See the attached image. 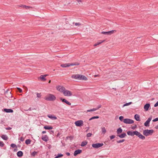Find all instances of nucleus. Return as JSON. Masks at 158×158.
<instances>
[{
  "mask_svg": "<svg viewBox=\"0 0 158 158\" xmlns=\"http://www.w3.org/2000/svg\"><path fill=\"white\" fill-rule=\"evenodd\" d=\"M71 77L75 79L81 80H87V78L85 76L79 74H73L72 76Z\"/></svg>",
  "mask_w": 158,
  "mask_h": 158,
  "instance_id": "f257e3e1",
  "label": "nucleus"
},
{
  "mask_svg": "<svg viewBox=\"0 0 158 158\" xmlns=\"http://www.w3.org/2000/svg\"><path fill=\"white\" fill-rule=\"evenodd\" d=\"M45 98L48 101H53L56 100V97L53 94H49L47 95Z\"/></svg>",
  "mask_w": 158,
  "mask_h": 158,
  "instance_id": "f03ea898",
  "label": "nucleus"
},
{
  "mask_svg": "<svg viewBox=\"0 0 158 158\" xmlns=\"http://www.w3.org/2000/svg\"><path fill=\"white\" fill-rule=\"evenodd\" d=\"M154 132L153 130H144L143 131V134L147 136L150 135H152Z\"/></svg>",
  "mask_w": 158,
  "mask_h": 158,
  "instance_id": "7ed1b4c3",
  "label": "nucleus"
},
{
  "mask_svg": "<svg viewBox=\"0 0 158 158\" xmlns=\"http://www.w3.org/2000/svg\"><path fill=\"white\" fill-rule=\"evenodd\" d=\"M134 135H136L138 137H139V139H142L144 140L145 139V137L144 136L142 135L138 131H134Z\"/></svg>",
  "mask_w": 158,
  "mask_h": 158,
  "instance_id": "20e7f679",
  "label": "nucleus"
},
{
  "mask_svg": "<svg viewBox=\"0 0 158 158\" xmlns=\"http://www.w3.org/2000/svg\"><path fill=\"white\" fill-rule=\"evenodd\" d=\"M79 63H67L64 64H62L60 66L63 68H65L67 67H69L70 66L79 65Z\"/></svg>",
  "mask_w": 158,
  "mask_h": 158,
  "instance_id": "39448f33",
  "label": "nucleus"
},
{
  "mask_svg": "<svg viewBox=\"0 0 158 158\" xmlns=\"http://www.w3.org/2000/svg\"><path fill=\"white\" fill-rule=\"evenodd\" d=\"M123 122L126 124H132L134 123V121L133 120L129 118H125L123 119Z\"/></svg>",
  "mask_w": 158,
  "mask_h": 158,
  "instance_id": "423d86ee",
  "label": "nucleus"
},
{
  "mask_svg": "<svg viewBox=\"0 0 158 158\" xmlns=\"http://www.w3.org/2000/svg\"><path fill=\"white\" fill-rule=\"evenodd\" d=\"M116 30H112L110 31H102L101 32L102 34H104V35H110L112 34H114V33L116 32Z\"/></svg>",
  "mask_w": 158,
  "mask_h": 158,
  "instance_id": "0eeeda50",
  "label": "nucleus"
},
{
  "mask_svg": "<svg viewBox=\"0 0 158 158\" xmlns=\"http://www.w3.org/2000/svg\"><path fill=\"white\" fill-rule=\"evenodd\" d=\"M63 94L65 96H70L72 95V92L69 90H66L65 89Z\"/></svg>",
  "mask_w": 158,
  "mask_h": 158,
  "instance_id": "6e6552de",
  "label": "nucleus"
},
{
  "mask_svg": "<svg viewBox=\"0 0 158 158\" xmlns=\"http://www.w3.org/2000/svg\"><path fill=\"white\" fill-rule=\"evenodd\" d=\"M75 124L77 127H81L83 125V122L82 120H80L75 122Z\"/></svg>",
  "mask_w": 158,
  "mask_h": 158,
  "instance_id": "1a4fd4ad",
  "label": "nucleus"
},
{
  "mask_svg": "<svg viewBox=\"0 0 158 158\" xmlns=\"http://www.w3.org/2000/svg\"><path fill=\"white\" fill-rule=\"evenodd\" d=\"M103 145V143H93L92 144V146L94 148H98L102 146Z\"/></svg>",
  "mask_w": 158,
  "mask_h": 158,
  "instance_id": "9d476101",
  "label": "nucleus"
},
{
  "mask_svg": "<svg viewBox=\"0 0 158 158\" xmlns=\"http://www.w3.org/2000/svg\"><path fill=\"white\" fill-rule=\"evenodd\" d=\"M65 89V88L62 86L58 85L56 87V89L57 90L63 93Z\"/></svg>",
  "mask_w": 158,
  "mask_h": 158,
  "instance_id": "9b49d317",
  "label": "nucleus"
},
{
  "mask_svg": "<svg viewBox=\"0 0 158 158\" xmlns=\"http://www.w3.org/2000/svg\"><path fill=\"white\" fill-rule=\"evenodd\" d=\"M152 118V116H151L147 119V120L144 123V125L146 127H148L149 126V123L151 120Z\"/></svg>",
  "mask_w": 158,
  "mask_h": 158,
  "instance_id": "f8f14e48",
  "label": "nucleus"
},
{
  "mask_svg": "<svg viewBox=\"0 0 158 158\" xmlns=\"http://www.w3.org/2000/svg\"><path fill=\"white\" fill-rule=\"evenodd\" d=\"M41 139L43 141L45 142H47L48 140V137L46 135H42Z\"/></svg>",
  "mask_w": 158,
  "mask_h": 158,
  "instance_id": "ddd939ff",
  "label": "nucleus"
},
{
  "mask_svg": "<svg viewBox=\"0 0 158 158\" xmlns=\"http://www.w3.org/2000/svg\"><path fill=\"white\" fill-rule=\"evenodd\" d=\"M47 75H41L40 77L39 78V79H40L41 81H45L46 80V79L45 78V77Z\"/></svg>",
  "mask_w": 158,
  "mask_h": 158,
  "instance_id": "4468645a",
  "label": "nucleus"
},
{
  "mask_svg": "<svg viewBox=\"0 0 158 158\" xmlns=\"http://www.w3.org/2000/svg\"><path fill=\"white\" fill-rule=\"evenodd\" d=\"M60 99L63 102L66 103V104L69 105H71V103L67 101L66 99L63 98H60Z\"/></svg>",
  "mask_w": 158,
  "mask_h": 158,
  "instance_id": "2eb2a0df",
  "label": "nucleus"
},
{
  "mask_svg": "<svg viewBox=\"0 0 158 158\" xmlns=\"http://www.w3.org/2000/svg\"><path fill=\"white\" fill-rule=\"evenodd\" d=\"M82 152V151L80 149H78L76 150L74 153L73 155L74 156H76L78 154L81 153Z\"/></svg>",
  "mask_w": 158,
  "mask_h": 158,
  "instance_id": "dca6fc26",
  "label": "nucleus"
},
{
  "mask_svg": "<svg viewBox=\"0 0 158 158\" xmlns=\"http://www.w3.org/2000/svg\"><path fill=\"white\" fill-rule=\"evenodd\" d=\"M150 107V104L149 103L146 104L144 106V109L145 111H148Z\"/></svg>",
  "mask_w": 158,
  "mask_h": 158,
  "instance_id": "f3484780",
  "label": "nucleus"
},
{
  "mask_svg": "<svg viewBox=\"0 0 158 158\" xmlns=\"http://www.w3.org/2000/svg\"><path fill=\"white\" fill-rule=\"evenodd\" d=\"M3 111L6 113H12L13 112V111L12 110L10 109H4Z\"/></svg>",
  "mask_w": 158,
  "mask_h": 158,
  "instance_id": "a211bd4d",
  "label": "nucleus"
},
{
  "mask_svg": "<svg viewBox=\"0 0 158 158\" xmlns=\"http://www.w3.org/2000/svg\"><path fill=\"white\" fill-rule=\"evenodd\" d=\"M134 118L137 121H140V116L138 114H136L135 115Z\"/></svg>",
  "mask_w": 158,
  "mask_h": 158,
  "instance_id": "6ab92c4d",
  "label": "nucleus"
},
{
  "mask_svg": "<svg viewBox=\"0 0 158 158\" xmlns=\"http://www.w3.org/2000/svg\"><path fill=\"white\" fill-rule=\"evenodd\" d=\"M48 116L52 120H56L57 119V118L55 116L52 115H48Z\"/></svg>",
  "mask_w": 158,
  "mask_h": 158,
  "instance_id": "aec40b11",
  "label": "nucleus"
},
{
  "mask_svg": "<svg viewBox=\"0 0 158 158\" xmlns=\"http://www.w3.org/2000/svg\"><path fill=\"white\" fill-rule=\"evenodd\" d=\"M17 155L19 157H22L23 155V153L21 151H19L17 153Z\"/></svg>",
  "mask_w": 158,
  "mask_h": 158,
  "instance_id": "412c9836",
  "label": "nucleus"
},
{
  "mask_svg": "<svg viewBox=\"0 0 158 158\" xmlns=\"http://www.w3.org/2000/svg\"><path fill=\"white\" fill-rule=\"evenodd\" d=\"M44 128L46 130L52 129L53 127L52 126L46 125L44 127Z\"/></svg>",
  "mask_w": 158,
  "mask_h": 158,
  "instance_id": "4be33fe9",
  "label": "nucleus"
},
{
  "mask_svg": "<svg viewBox=\"0 0 158 158\" xmlns=\"http://www.w3.org/2000/svg\"><path fill=\"white\" fill-rule=\"evenodd\" d=\"M134 131H128L127 132V134L129 135H131V136H134Z\"/></svg>",
  "mask_w": 158,
  "mask_h": 158,
  "instance_id": "5701e85b",
  "label": "nucleus"
},
{
  "mask_svg": "<svg viewBox=\"0 0 158 158\" xmlns=\"http://www.w3.org/2000/svg\"><path fill=\"white\" fill-rule=\"evenodd\" d=\"M126 136V134L125 133H123L121 135H118V136L121 138H124Z\"/></svg>",
  "mask_w": 158,
  "mask_h": 158,
  "instance_id": "b1692460",
  "label": "nucleus"
},
{
  "mask_svg": "<svg viewBox=\"0 0 158 158\" xmlns=\"http://www.w3.org/2000/svg\"><path fill=\"white\" fill-rule=\"evenodd\" d=\"M1 137L3 139L5 140H7L8 139L7 136L6 135H2Z\"/></svg>",
  "mask_w": 158,
  "mask_h": 158,
  "instance_id": "393cba45",
  "label": "nucleus"
},
{
  "mask_svg": "<svg viewBox=\"0 0 158 158\" xmlns=\"http://www.w3.org/2000/svg\"><path fill=\"white\" fill-rule=\"evenodd\" d=\"M122 131L123 130L122 129L121 127H120L117 129V132L118 135V134L122 133Z\"/></svg>",
  "mask_w": 158,
  "mask_h": 158,
  "instance_id": "a878e982",
  "label": "nucleus"
},
{
  "mask_svg": "<svg viewBox=\"0 0 158 158\" xmlns=\"http://www.w3.org/2000/svg\"><path fill=\"white\" fill-rule=\"evenodd\" d=\"M19 6V7H23V8H25L26 9H29L30 8H32L31 7L29 6H26L24 5H21Z\"/></svg>",
  "mask_w": 158,
  "mask_h": 158,
  "instance_id": "bb28decb",
  "label": "nucleus"
},
{
  "mask_svg": "<svg viewBox=\"0 0 158 158\" xmlns=\"http://www.w3.org/2000/svg\"><path fill=\"white\" fill-rule=\"evenodd\" d=\"M87 144V141H83L82 142L81 144V147H84Z\"/></svg>",
  "mask_w": 158,
  "mask_h": 158,
  "instance_id": "cd10ccee",
  "label": "nucleus"
},
{
  "mask_svg": "<svg viewBox=\"0 0 158 158\" xmlns=\"http://www.w3.org/2000/svg\"><path fill=\"white\" fill-rule=\"evenodd\" d=\"M102 131V133L104 134H105L106 132V130L105 128L104 127H102L101 128Z\"/></svg>",
  "mask_w": 158,
  "mask_h": 158,
  "instance_id": "c85d7f7f",
  "label": "nucleus"
},
{
  "mask_svg": "<svg viewBox=\"0 0 158 158\" xmlns=\"http://www.w3.org/2000/svg\"><path fill=\"white\" fill-rule=\"evenodd\" d=\"M31 140L30 139H27L25 141V143L26 144L28 145L31 143Z\"/></svg>",
  "mask_w": 158,
  "mask_h": 158,
  "instance_id": "c756f323",
  "label": "nucleus"
},
{
  "mask_svg": "<svg viewBox=\"0 0 158 158\" xmlns=\"http://www.w3.org/2000/svg\"><path fill=\"white\" fill-rule=\"evenodd\" d=\"M99 117L98 116H94L89 119V120L90 121L94 119H96L99 118Z\"/></svg>",
  "mask_w": 158,
  "mask_h": 158,
  "instance_id": "7c9ffc66",
  "label": "nucleus"
},
{
  "mask_svg": "<svg viewBox=\"0 0 158 158\" xmlns=\"http://www.w3.org/2000/svg\"><path fill=\"white\" fill-rule=\"evenodd\" d=\"M96 110V109L95 108H93L92 109H91L89 110H88L86 111V113L88 112H91V111H94Z\"/></svg>",
  "mask_w": 158,
  "mask_h": 158,
  "instance_id": "2f4dec72",
  "label": "nucleus"
},
{
  "mask_svg": "<svg viewBox=\"0 0 158 158\" xmlns=\"http://www.w3.org/2000/svg\"><path fill=\"white\" fill-rule=\"evenodd\" d=\"M132 103V102H128V103H126V104H124L123 105V107H124V106H128L129 105H131Z\"/></svg>",
  "mask_w": 158,
  "mask_h": 158,
  "instance_id": "473e14b6",
  "label": "nucleus"
},
{
  "mask_svg": "<svg viewBox=\"0 0 158 158\" xmlns=\"http://www.w3.org/2000/svg\"><path fill=\"white\" fill-rule=\"evenodd\" d=\"M63 156V154H58L57 156H56L54 158H59L60 157H62Z\"/></svg>",
  "mask_w": 158,
  "mask_h": 158,
  "instance_id": "72a5a7b5",
  "label": "nucleus"
},
{
  "mask_svg": "<svg viewBox=\"0 0 158 158\" xmlns=\"http://www.w3.org/2000/svg\"><path fill=\"white\" fill-rule=\"evenodd\" d=\"M37 152H35V151H34V152H33L31 154V155L32 156H34L37 154Z\"/></svg>",
  "mask_w": 158,
  "mask_h": 158,
  "instance_id": "f704fd0d",
  "label": "nucleus"
},
{
  "mask_svg": "<svg viewBox=\"0 0 158 158\" xmlns=\"http://www.w3.org/2000/svg\"><path fill=\"white\" fill-rule=\"evenodd\" d=\"M125 139H123L122 140H118L117 141V143H122V142H124L125 141Z\"/></svg>",
  "mask_w": 158,
  "mask_h": 158,
  "instance_id": "c9c22d12",
  "label": "nucleus"
},
{
  "mask_svg": "<svg viewBox=\"0 0 158 158\" xmlns=\"http://www.w3.org/2000/svg\"><path fill=\"white\" fill-rule=\"evenodd\" d=\"M10 146L12 148H14L15 147H17L16 145V144L14 143H12L10 145Z\"/></svg>",
  "mask_w": 158,
  "mask_h": 158,
  "instance_id": "e433bc0d",
  "label": "nucleus"
},
{
  "mask_svg": "<svg viewBox=\"0 0 158 158\" xmlns=\"http://www.w3.org/2000/svg\"><path fill=\"white\" fill-rule=\"evenodd\" d=\"M92 135V134L91 133H88L86 135V136L87 137H91Z\"/></svg>",
  "mask_w": 158,
  "mask_h": 158,
  "instance_id": "4c0bfd02",
  "label": "nucleus"
},
{
  "mask_svg": "<svg viewBox=\"0 0 158 158\" xmlns=\"http://www.w3.org/2000/svg\"><path fill=\"white\" fill-rule=\"evenodd\" d=\"M4 145V144L2 141H0V147H2Z\"/></svg>",
  "mask_w": 158,
  "mask_h": 158,
  "instance_id": "58836bf2",
  "label": "nucleus"
},
{
  "mask_svg": "<svg viewBox=\"0 0 158 158\" xmlns=\"http://www.w3.org/2000/svg\"><path fill=\"white\" fill-rule=\"evenodd\" d=\"M102 107V105H99L96 108H95V109H96V110L99 109L100 108H101Z\"/></svg>",
  "mask_w": 158,
  "mask_h": 158,
  "instance_id": "ea45409f",
  "label": "nucleus"
},
{
  "mask_svg": "<svg viewBox=\"0 0 158 158\" xmlns=\"http://www.w3.org/2000/svg\"><path fill=\"white\" fill-rule=\"evenodd\" d=\"M123 116H120L119 117V119L121 121H123Z\"/></svg>",
  "mask_w": 158,
  "mask_h": 158,
  "instance_id": "a19ab883",
  "label": "nucleus"
},
{
  "mask_svg": "<svg viewBox=\"0 0 158 158\" xmlns=\"http://www.w3.org/2000/svg\"><path fill=\"white\" fill-rule=\"evenodd\" d=\"M75 24L76 26H80L81 24L79 23H75Z\"/></svg>",
  "mask_w": 158,
  "mask_h": 158,
  "instance_id": "79ce46f5",
  "label": "nucleus"
},
{
  "mask_svg": "<svg viewBox=\"0 0 158 158\" xmlns=\"http://www.w3.org/2000/svg\"><path fill=\"white\" fill-rule=\"evenodd\" d=\"M41 96V95L40 93H37V97L38 98H40Z\"/></svg>",
  "mask_w": 158,
  "mask_h": 158,
  "instance_id": "37998d69",
  "label": "nucleus"
},
{
  "mask_svg": "<svg viewBox=\"0 0 158 158\" xmlns=\"http://www.w3.org/2000/svg\"><path fill=\"white\" fill-rule=\"evenodd\" d=\"M105 41L104 40H99L98 42V43L99 44H101L102 43H103V42H104V41Z\"/></svg>",
  "mask_w": 158,
  "mask_h": 158,
  "instance_id": "c03bdc74",
  "label": "nucleus"
},
{
  "mask_svg": "<svg viewBox=\"0 0 158 158\" xmlns=\"http://www.w3.org/2000/svg\"><path fill=\"white\" fill-rule=\"evenodd\" d=\"M115 137V135H112L110 136V139H114Z\"/></svg>",
  "mask_w": 158,
  "mask_h": 158,
  "instance_id": "a18cd8bd",
  "label": "nucleus"
},
{
  "mask_svg": "<svg viewBox=\"0 0 158 158\" xmlns=\"http://www.w3.org/2000/svg\"><path fill=\"white\" fill-rule=\"evenodd\" d=\"M17 89L20 93H22V90L19 88H17Z\"/></svg>",
  "mask_w": 158,
  "mask_h": 158,
  "instance_id": "49530a36",
  "label": "nucleus"
},
{
  "mask_svg": "<svg viewBox=\"0 0 158 158\" xmlns=\"http://www.w3.org/2000/svg\"><path fill=\"white\" fill-rule=\"evenodd\" d=\"M66 138L67 139H68L69 138L70 140H71L73 139V137L72 136H68L66 137Z\"/></svg>",
  "mask_w": 158,
  "mask_h": 158,
  "instance_id": "de8ad7c7",
  "label": "nucleus"
},
{
  "mask_svg": "<svg viewBox=\"0 0 158 158\" xmlns=\"http://www.w3.org/2000/svg\"><path fill=\"white\" fill-rule=\"evenodd\" d=\"M20 140L21 141H23L24 140V139L23 137H21L20 138Z\"/></svg>",
  "mask_w": 158,
  "mask_h": 158,
  "instance_id": "09e8293b",
  "label": "nucleus"
},
{
  "mask_svg": "<svg viewBox=\"0 0 158 158\" xmlns=\"http://www.w3.org/2000/svg\"><path fill=\"white\" fill-rule=\"evenodd\" d=\"M136 127L137 126L136 125H135L134 126L132 127L131 128L133 130H134L136 128Z\"/></svg>",
  "mask_w": 158,
  "mask_h": 158,
  "instance_id": "8fccbe9b",
  "label": "nucleus"
},
{
  "mask_svg": "<svg viewBox=\"0 0 158 158\" xmlns=\"http://www.w3.org/2000/svg\"><path fill=\"white\" fill-rule=\"evenodd\" d=\"M158 121V118H156L154 119L153 120V122H156Z\"/></svg>",
  "mask_w": 158,
  "mask_h": 158,
  "instance_id": "3c124183",
  "label": "nucleus"
},
{
  "mask_svg": "<svg viewBox=\"0 0 158 158\" xmlns=\"http://www.w3.org/2000/svg\"><path fill=\"white\" fill-rule=\"evenodd\" d=\"M158 106V101L156 102V103L154 105V106L155 107H156Z\"/></svg>",
  "mask_w": 158,
  "mask_h": 158,
  "instance_id": "603ef678",
  "label": "nucleus"
},
{
  "mask_svg": "<svg viewBox=\"0 0 158 158\" xmlns=\"http://www.w3.org/2000/svg\"><path fill=\"white\" fill-rule=\"evenodd\" d=\"M6 130H11V128L10 127H6Z\"/></svg>",
  "mask_w": 158,
  "mask_h": 158,
  "instance_id": "864d4df0",
  "label": "nucleus"
},
{
  "mask_svg": "<svg viewBox=\"0 0 158 158\" xmlns=\"http://www.w3.org/2000/svg\"><path fill=\"white\" fill-rule=\"evenodd\" d=\"M32 110L31 109V107H30L28 110H25V111H28V110H29V111H31V110Z\"/></svg>",
  "mask_w": 158,
  "mask_h": 158,
  "instance_id": "5fc2aeb1",
  "label": "nucleus"
},
{
  "mask_svg": "<svg viewBox=\"0 0 158 158\" xmlns=\"http://www.w3.org/2000/svg\"><path fill=\"white\" fill-rule=\"evenodd\" d=\"M66 154L68 156H69L70 155V153L69 152H66Z\"/></svg>",
  "mask_w": 158,
  "mask_h": 158,
  "instance_id": "6e6d98bb",
  "label": "nucleus"
},
{
  "mask_svg": "<svg viewBox=\"0 0 158 158\" xmlns=\"http://www.w3.org/2000/svg\"><path fill=\"white\" fill-rule=\"evenodd\" d=\"M99 44L98 43V42H97V43H96V44H95L94 45V46H97L98 45H99Z\"/></svg>",
  "mask_w": 158,
  "mask_h": 158,
  "instance_id": "4d7b16f0",
  "label": "nucleus"
},
{
  "mask_svg": "<svg viewBox=\"0 0 158 158\" xmlns=\"http://www.w3.org/2000/svg\"><path fill=\"white\" fill-rule=\"evenodd\" d=\"M42 134H45V133H46V131H43L42 132Z\"/></svg>",
  "mask_w": 158,
  "mask_h": 158,
  "instance_id": "13d9d810",
  "label": "nucleus"
},
{
  "mask_svg": "<svg viewBox=\"0 0 158 158\" xmlns=\"http://www.w3.org/2000/svg\"><path fill=\"white\" fill-rule=\"evenodd\" d=\"M98 76V75H95L94 76V77H97V76Z\"/></svg>",
  "mask_w": 158,
  "mask_h": 158,
  "instance_id": "bf43d9fd",
  "label": "nucleus"
},
{
  "mask_svg": "<svg viewBox=\"0 0 158 158\" xmlns=\"http://www.w3.org/2000/svg\"><path fill=\"white\" fill-rule=\"evenodd\" d=\"M8 92V91L7 90L6 92H5V94H6V93H7Z\"/></svg>",
  "mask_w": 158,
  "mask_h": 158,
  "instance_id": "052dcab7",
  "label": "nucleus"
},
{
  "mask_svg": "<svg viewBox=\"0 0 158 158\" xmlns=\"http://www.w3.org/2000/svg\"><path fill=\"white\" fill-rule=\"evenodd\" d=\"M9 94H10V95H11V93L10 92H9Z\"/></svg>",
  "mask_w": 158,
  "mask_h": 158,
  "instance_id": "680f3d73",
  "label": "nucleus"
},
{
  "mask_svg": "<svg viewBox=\"0 0 158 158\" xmlns=\"http://www.w3.org/2000/svg\"><path fill=\"white\" fill-rule=\"evenodd\" d=\"M49 83H50L51 82V80H50L49 81V82H48Z\"/></svg>",
  "mask_w": 158,
  "mask_h": 158,
  "instance_id": "e2e57ef3",
  "label": "nucleus"
},
{
  "mask_svg": "<svg viewBox=\"0 0 158 158\" xmlns=\"http://www.w3.org/2000/svg\"><path fill=\"white\" fill-rule=\"evenodd\" d=\"M156 128H158V127L156 126Z\"/></svg>",
  "mask_w": 158,
  "mask_h": 158,
  "instance_id": "0e129e2a",
  "label": "nucleus"
},
{
  "mask_svg": "<svg viewBox=\"0 0 158 158\" xmlns=\"http://www.w3.org/2000/svg\"><path fill=\"white\" fill-rule=\"evenodd\" d=\"M88 131V130H87L86 131V132H87Z\"/></svg>",
  "mask_w": 158,
  "mask_h": 158,
  "instance_id": "69168bd1",
  "label": "nucleus"
},
{
  "mask_svg": "<svg viewBox=\"0 0 158 158\" xmlns=\"http://www.w3.org/2000/svg\"><path fill=\"white\" fill-rule=\"evenodd\" d=\"M73 24H74V22H73Z\"/></svg>",
  "mask_w": 158,
  "mask_h": 158,
  "instance_id": "338daca9",
  "label": "nucleus"
},
{
  "mask_svg": "<svg viewBox=\"0 0 158 158\" xmlns=\"http://www.w3.org/2000/svg\"><path fill=\"white\" fill-rule=\"evenodd\" d=\"M157 127H158V126H157Z\"/></svg>",
  "mask_w": 158,
  "mask_h": 158,
  "instance_id": "774afa93",
  "label": "nucleus"
}]
</instances>
